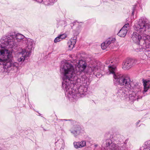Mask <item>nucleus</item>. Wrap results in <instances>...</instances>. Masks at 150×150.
Here are the masks:
<instances>
[{"label":"nucleus","instance_id":"nucleus-13","mask_svg":"<svg viewBox=\"0 0 150 150\" xmlns=\"http://www.w3.org/2000/svg\"><path fill=\"white\" fill-rule=\"evenodd\" d=\"M73 145L74 148L76 149L81 148L86 146V142L84 140L79 142H75L73 143Z\"/></svg>","mask_w":150,"mask_h":150},{"label":"nucleus","instance_id":"nucleus-9","mask_svg":"<svg viewBox=\"0 0 150 150\" xmlns=\"http://www.w3.org/2000/svg\"><path fill=\"white\" fill-rule=\"evenodd\" d=\"M136 61L131 58L127 59L122 64V68L124 69H128L134 66Z\"/></svg>","mask_w":150,"mask_h":150},{"label":"nucleus","instance_id":"nucleus-6","mask_svg":"<svg viewBox=\"0 0 150 150\" xmlns=\"http://www.w3.org/2000/svg\"><path fill=\"white\" fill-rule=\"evenodd\" d=\"M128 89V95L129 100L133 101L141 98L142 97V93L141 92L142 89L141 84L139 83L136 84Z\"/></svg>","mask_w":150,"mask_h":150},{"label":"nucleus","instance_id":"nucleus-5","mask_svg":"<svg viewBox=\"0 0 150 150\" xmlns=\"http://www.w3.org/2000/svg\"><path fill=\"white\" fill-rule=\"evenodd\" d=\"M113 75L114 83L120 86H125V88L128 89L132 87H134L136 84H137L131 81L129 77L125 76L117 72Z\"/></svg>","mask_w":150,"mask_h":150},{"label":"nucleus","instance_id":"nucleus-14","mask_svg":"<svg viewBox=\"0 0 150 150\" xmlns=\"http://www.w3.org/2000/svg\"><path fill=\"white\" fill-rule=\"evenodd\" d=\"M90 69L91 70L92 72H93L94 74L95 73H98L100 72L102 70L101 68L97 65H94L90 67Z\"/></svg>","mask_w":150,"mask_h":150},{"label":"nucleus","instance_id":"nucleus-25","mask_svg":"<svg viewBox=\"0 0 150 150\" xmlns=\"http://www.w3.org/2000/svg\"><path fill=\"white\" fill-rule=\"evenodd\" d=\"M63 145L62 146V148L63 149L64 147V143L62 144Z\"/></svg>","mask_w":150,"mask_h":150},{"label":"nucleus","instance_id":"nucleus-7","mask_svg":"<svg viewBox=\"0 0 150 150\" xmlns=\"http://www.w3.org/2000/svg\"><path fill=\"white\" fill-rule=\"evenodd\" d=\"M126 145L125 144H116L112 143L111 139H108L106 140L105 148L104 149L105 150H127Z\"/></svg>","mask_w":150,"mask_h":150},{"label":"nucleus","instance_id":"nucleus-22","mask_svg":"<svg viewBox=\"0 0 150 150\" xmlns=\"http://www.w3.org/2000/svg\"><path fill=\"white\" fill-rule=\"evenodd\" d=\"M62 40L61 38H60L59 37V35L56 37L54 40V42L55 43H57L58 42H59L60 41Z\"/></svg>","mask_w":150,"mask_h":150},{"label":"nucleus","instance_id":"nucleus-10","mask_svg":"<svg viewBox=\"0 0 150 150\" xmlns=\"http://www.w3.org/2000/svg\"><path fill=\"white\" fill-rule=\"evenodd\" d=\"M128 88L122 87L118 89L117 93L118 96L121 99H124L127 98L128 95Z\"/></svg>","mask_w":150,"mask_h":150},{"label":"nucleus","instance_id":"nucleus-16","mask_svg":"<svg viewBox=\"0 0 150 150\" xmlns=\"http://www.w3.org/2000/svg\"><path fill=\"white\" fill-rule=\"evenodd\" d=\"M140 150H150V140L145 142L140 148Z\"/></svg>","mask_w":150,"mask_h":150},{"label":"nucleus","instance_id":"nucleus-27","mask_svg":"<svg viewBox=\"0 0 150 150\" xmlns=\"http://www.w3.org/2000/svg\"><path fill=\"white\" fill-rule=\"evenodd\" d=\"M66 120V121H67V120H65V119H64V120Z\"/></svg>","mask_w":150,"mask_h":150},{"label":"nucleus","instance_id":"nucleus-2","mask_svg":"<svg viewBox=\"0 0 150 150\" xmlns=\"http://www.w3.org/2000/svg\"><path fill=\"white\" fill-rule=\"evenodd\" d=\"M3 41L0 46L9 50L15 49L20 42H22L25 44V47L21 49V51L17 52L16 54L17 60L22 63L29 57L31 51L34 49V43L33 40L30 38H25L23 35L19 33H14L10 35L5 36L3 38Z\"/></svg>","mask_w":150,"mask_h":150},{"label":"nucleus","instance_id":"nucleus-15","mask_svg":"<svg viewBox=\"0 0 150 150\" xmlns=\"http://www.w3.org/2000/svg\"><path fill=\"white\" fill-rule=\"evenodd\" d=\"M143 85L144 86V92H147L148 89H150V80H144Z\"/></svg>","mask_w":150,"mask_h":150},{"label":"nucleus","instance_id":"nucleus-24","mask_svg":"<svg viewBox=\"0 0 150 150\" xmlns=\"http://www.w3.org/2000/svg\"><path fill=\"white\" fill-rule=\"evenodd\" d=\"M139 7L140 8V9H142V5L140 4H139Z\"/></svg>","mask_w":150,"mask_h":150},{"label":"nucleus","instance_id":"nucleus-23","mask_svg":"<svg viewBox=\"0 0 150 150\" xmlns=\"http://www.w3.org/2000/svg\"><path fill=\"white\" fill-rule=\"evenodd\" d=\"M135 8H136V6H134V7L133 11H132V14L133 15L134 14V10H135Z\"/></svg>","mask_w":150,"mask_h":150},{"label":"nucleus","instance_id":"nucleus-17","mask_svg":"<svg viewBox=\"0 0 150 150\" xmlns=\"http://www.w3.org/2000/svg\"><path fill=\"white\" fill-rule=\"evenodd\" d=\"M76 43L75 40L71 39L67 43V45L69 48V50H71L74 47Z\"/></svg>","mask_w":150,"mask_h":150},{"label":"nucleus","instance_id":"nucleus-3","mask_svg":"<svg viewBox=\"0 0 150 150\" xmlns=\"http://www.w3.org/2000/svg\"><path fill=\"white\" fill-rule=\"evenodd\" d=\"M135 30L132 35L133 41L137 44L143 46L144 48H150V24L147 19L142 18L139 20Z\"/></svg>","mask_w":150,"mask_h":150},{"label":"nucleus","instance_id":"nucleus-21","mask_svg":"<svg viewBox=\"0 0 150 150\" xmlns=\"http://www.w3.org/2000/svg\"><path fill=\"white\" fill-rule=\"evenodd\" d=\"M59 37L60 38H61V40L65 39L67 37V35L65 34L59 35Z\"/></svg>","mask_w":150,"mask_h":150},{"label":"nucleus","instance_id":"nucleus-28","mask_svg":"<svg viewBox=\"0 0 150 150\" xmlns=\"http://www.w3.org/2000/svg\"><path fill=\"white\" fill-rule=\"evenodd\" d=\"M83 76L84 77V78L85 77V76Z\"/></svg>","mask_w":150,"mask_h":150},{"label":"nucleus","instance_id":"nucleus-1","mask_svg":"<svg viewBox=\"0 0 150 150\" xmlns=\"http://www.w3.org/2000/svg\"><path fill=\"white\" fill-rule=\"evenodd\" d=\"M86 66V62L82 60H79L75 67L69 62H65L61 66L60 70L63 76L62 88L67 97L74 101L86 94L87 88L84 85H81L75 89L73 88L74 85L81 80L80 75Z\"/></svg>","mask_w":150,"mask_h":150},{"label":"nucleus","instance_id":"nucleus-4","mask_svg":"<svg viewBox=\"0 0 150 150\" xmlns=\"http://www.w3.org/2000/svg\"><path fill=\"white\" fill-rule=\"evenodd\" d=\"M10 50L0 46V72L9 73L19 67V63L13 61Z\"/></svg>","mask_w":150,"mask_h":150},{"label":"nucleus","instance_id":"nucleus-26","mask_svg":"<svg viewBox=\"0 0 150 150\" xmlns=\"http://www.w3.org/2000/svg\"><path fill=\"white\" fill-rule=\"evenodd\" d=\"M98 146V145L97 144H95L94 145V146L95 147H96Z\"/></svg>","mask_w":150,"mask_h":150},{"label":"nucleus","instance_id":"nucleus-8","mask_svg":"<svg viewBox=\"0 0 150 150\" xmlns=\"http://www.w3.org/2000/svg\"><path fill=\"white\" fill-rule=\"evenodd\" d=\"M105 64L108 65V71L107 73V74L113 75L117 72V69L115 66L114 65L112 60H108L105 62Z\"/></svg>","mask_w":150,"mask_h":150},{"label":"nucleus","instance_id":"nucleus-18","mask_svg":"<svg viewBox=\"0 0 150 150\" xmlns=\"http://www.w3.org/2000/svg\"><path fill=\"white\" fill-rule=\"evenodd\" d=\"M55 1V0H38V2L39 3L43 2L45 5H51Z\"/></svg>","mask_w":150,"mask_h":150},{"label":"nucleus","instance_id":"nucleus-20","mask_svg":"<svg viewBox=\"0 0 150 150\" xmlns=\"http://www.w3.org/2000/svg\"><path fill=\"white\" fill-rule=\"evenodd\" d=\"M109 46V44L107 42L106 40L104 42H103L101 45V47L103 50L106 49Z\"/></svg>","mask_w":150,"mask_h":150},{"label":"nucleus","instance_id":"nucleus-11","mask_svg":"<svg viewBox=\"0 0 150 150\" xmlns=\"http://www.w3.org/2000/svg\"><path fill=\"white\" fill-rule=\"evenodd\" d=\"M70 131L75 137H76L81 133L82 130L79 125H76L73 126L70 129Z\"/></svg>","mask_w":150,"mask_h":150},{"label":"nucleus","instance_id":"nucleus-12","mask_svg":"<svg viewBox=\"0 0 150 150\" xmlns=\"http://www.w3.org/2000/svg\"><path fill=\"white\" fill-rule=\"evenodd\" d=\"M129 24H125L120 30L118 33V35L120 37H124L127 33L128 30L129 29Z\"/></svg>","mask_w":150,"mask_h":150},{"label":"nucleus","instance_id":"nucleus-19","mask_svg":"<svg viewBox=\"0 0 150 150\" xmlns=\"http://www.w3.org/2000/svg\"><path fill=\"white\" fill-rule=\"evenodd\" d=\"M116 39L114 38H108L106 40L109 45H111L113 44L115 41Z\"/></svg>","mask_w":150,"mask_h":150}]
</instances>
